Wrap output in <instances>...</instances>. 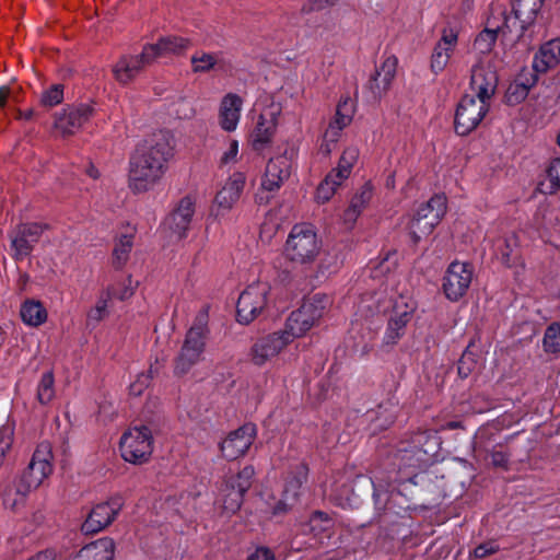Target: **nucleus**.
I'll use <instances>...</instances> for the list:
<instances>
[{
  "instance_id": "1",
  "label": "nucleus",
  "mask_w": 560,
  "mask_h": 560,
  "mask_svg": "<svg viewBox=\"0 0 560 560\" xmlns=\"http://www.w3.org/2000/svg\"><path fill=\"white\" fill-rule=\"evenodd\" d=\"M438 446V438L430 431L412 432L397 443L395 451L382 464L387 469V476L384 477L380 469H375L371 477L373 498L378 510H386L394 497L392 485L412 481L418 471L432 463Z\"/></svg>"
},
{
  "instance_id": "2",
  "label": "nucleus",
  "mask_w": 560,
  "mask_h": 560,
  "mask_svg": "<svg viewBox=\"0 0 560 560\" xmlns=\"http://www.w3.org/2000/svg\"><path fill=\"white\" fill-rule=\"evenodd\" d=\"M173 156L171 138L165 132L154 135L139 148L129 162V188L141 194L152 189L164 176Z\"/></svg>"
},
{
  "instance_id": "3",
  "label": "nucleus",
  "mask_w": 560,
  "mask_h": 560,
  "mask_svg": "<svg viewBox=\"0 0 560 560\" xmlns=\"http://www.w3.org/2000/svg\"><path fill=\"white\" fill-rule=\"evenodd\" d=\"M322 250V241L310 224H295L287 238L284 255L293 264L311 265Z\"/></svg>"
},
{
  "instance_id": "4",
  "label": "nucleus",
  "mask_w": 560,
  "mask_h": 560,
  "mask_svg": "<svg viewBox=\"0 0 560 560\" xmlns=\"http://www.w3.org/2000/svg\"><path fill=\"white\" fill-rule=\"evenodd\" d=\"M208 335V313L201 311L194 325L187 331L182 350L176 359L174 372L176 375L187 374L202 358Z\"/></svg>"
},
{
  "instance_id": "5",
  "label": "nucleus",
  "mask_w": 560,
  "mask_h": 560,
  "mask_svg": "<svg viewBox=\"0 0 560 560\" xmlns=\"http://www.w3.org/2000/svg\"><path fill=\"white\" fill-rule=\"evenodd\" d=\"M328 303L329 299L319 293L305 300L303 304L287 318L282 332L289 337L291 342L295 338L304 336L323 316Z\"/></svg>"
},
{
  "instance_id": "6",
  "label": "nucleus",
  "mask_w": 560,
  "mask_h": 560,
  "mask_svg": "<svg viewBox=\"0 0 560 560\" xmlns=\"http://www.w3.org/2000/svg\"><path fill=\"white\" fill-rule=\"evenodd\" d=\"M542 0H514L512 11L502 12L503 22L498 25L502 34L510 35L511 40H520L525 36V31L530 26L540 8Z\"/></svg>"
},
{
  "instance_id": "7",
  "label": "nucleus",
  "mask_w": 560,
  "mask_h": 560,
  "mask_svg": "<svg viewBox=\"0 0 560 560\" xmlns=\"http://www.w3.org/2000/svg\"><path fill=\"white\" fill-rule=\"evenodd\" d=\"M119 450L124 460L142 465L148 462L153 451L151 430L144 425H136L127 430L120 438Z\"/></svg>"
},
{
  "instance_id": "8",
  "label": "nucleus",
  "mask_w": 560,
  "mask_h": 560,
  "mask_svg": "<svg viewBox=\"0 0 560 560\" xmlns=\"http://www.w3.org/2000/svg\"><path fill=\"white\" fill-rule=\"evenodd\" d=\"M52 453L50 444L40 443L33 453L27 468L19 478L16 492L28 494L32 490L38 488L43 481L52 472Z\"/></svg>"
},
{
  "instance_id": "9",
  "label": "nucleus",
  "mask_w": 560,
  "mask_h": 560,
  "mask_svg": "<svg viewBox=\"0 0 560 560\" xmlns=\"http://www.w3.org/2000/svg\"><path fill=\"white\" fill-rule=\"evenodd\" d=\"M446 211V198L442 195L433 196L428 202L417 209L409 223V234L413 243L432 233Z\"/></svg>"
},
{
  "instance_id": "10",
  "label": "nucleus",
  "mask_w": 560,
  "mask_h": 560,
  "mask_svg": "<svg viewBox=\"0 0 560 560\" xmlns=\"http://www.w3.org/2000/svg\"><path fill=\"white\" fill-rule=\"evenodd\" d=\"M270 285L264 281L249 284L237 300L236 315L241 324L252 323L266 307Z\"/></svg>"
},
{
  "instance_id": "11",
  "label": "nucleus",
  "mask_w": 560,
  "mask_h": 560,
  "mask_svg": "<svg viewBox=\"0 0 560 560\" xmlns=\"http://www.w3.org/2000/svg\"><path fill=\"white\" fill-rule=\"evenodd\" d=\"M489 107L490 103H486L470 94L464 95L455 113L454 127L456 133L467 136L475 130L485 118Z\"/></svg>"
},
{
  "instance_id": "12",
  "label": "nucleus",
  "mask_w": 560,
  "mask_h": 560,
  "mask_svg": "<svg viewBox=\"0 0 560 560\" xmlns=\"http://www.w3.org/2000/svg\"><path fill=\"white\" fill-rule=\"evenodd\" d=\"M124 506L120 495H115L106 502L96 504L81 525V532L93 535L110 525Z\"/></svg>"
},
{
  "instance_id": "13",
  "label": "nucleus",
  "mask_w": 560,
  "mask_h": 560,
  "mask_svg": "<svg viewBox=\"0 0 560 560\" xmlns=\"http://www.w3.org/2000/svg\"><path fill=\"white\" fill-rule=\"evenodd\" d=\"M472 280V267L467 262H452L443 278L445 296L453 302L462 299L468 291Z\"/></svg>"
},
{
  "instance_id": "14",
  "label": "nucleus",
  "mask_w": 560,
  "mask_h": 560,
  "mask_svg": "<svg viewBox=\"0 0 560 560\" xmlns=\"http://www.w3.org/2000/svg\"><path fill=\"white\" fill-rule=\"evenodd\" d=\"M308 468L304 464H299L291 475L287 478L282 498L272 508L275 516L288 513L300 501L303 493V485L307 480Z\"/></svg>"
},
{
  "instance_id": "15",
  "label": "nucleus",
  "mask_w": 560,
  "mask_h": 560,
  "mask_svg": "<svg viewBox=\"0 0 560 560\" xmlns=\"http://www.w3.org/2000/svg\"><path fill=\"white\" fill-rule=\"evenodd\" d=\"M254 475V467L245 466L236 476L225 482L222 505L226 512L235 513L241 508L244 494L252 486Z\"/></svg>"
},
{
  "instance_id": "16",
  "label": "nucleus",
  "mask_w": 560,
  "mask_h": 560,
  "mask_svg": "<svg viewBox=\"0 0 560 560\" xmlns=\"http://www.w3.org/2000/svg\"><path fill=\"white\" fill-rule=\"evenodd\" d=\"M47 225L40 223H22L10 234L13 258L22 260L31 255Z\"/></svg>"
},
{
  "instance_id": "17",
  "label": "nucleus",
  "mask_w": 560,
  "mask_h": 560,
  "mask_svg": "<svg viewBox=\"0 0 560 560\" xmlns=\"http://www.w3.org/2000/svg\"><path fill=\"white\" fill-rule=\"evenodd\" d=\"M416 305L412 301H405L400 298L395 302L393 313L389 317L383 342L393 346L404 336L407 324L411 320Z\"/></svg>"
},
{
  "instance_id": "18",
  "label": "nucleus",
  "mask_w": 560,
  "mask_h": 560,
  "mask_svg": "<svg viewBox=\"0 0 560 560\" xmlns=\"http://www.w3.org/2000/svg\"><path fill=\"white\" fill-rule=\"evenodd\" d=\"M94 108L89 104L71 105L63 108L55 119V128L63 136L74 135L93 116Z\"/></svg>"
},
{
  "instance_id": "19",
  "label": "nucleus",
  "mask_w": 560,
  "mask_h": 560,
  "mask_svg": "<svg viewBox=\"0 0 560 560\" xmlns=\"http://www.w3.org/2000/svg\"><path fill=\"white\" fill-rule=\"evenodd\" d=\"M256 430L254 422H244L242 427L232 431L221 443V452L229 460L243 456L253 443Z\"/></svg>"
},
{
  "instance_id": "20",
  "label": "nucleus",
  "mask_w": 560,
  "mask_h": 560,
  "mask_svg": "<svg viewBox=\"0 0 560 560\" xmlns=\"http://www.w3.org/2000/svg\"><path fill=\"white\" fill-rule=\"evenodd\" d=\"M290 342L282 330L260 337L252 347V360L256 365H262L277 357Z\"/></svg>"
},
{
  "instance_id": "21",
  "label": "nucleus",
  "mask_w": 560,
  "mask_h": 560,
  "mask_svg": "<svg viewBox=\"0 0 560 560\" xmlns=\"http://www.w3.org/2000/svg\"><path fill=\"white\" fill-rule=\"evenodd\" d=\"M195 203L190 197H184L177 208L165 219L164 229L170 231V237L182 240L186 237L192 215Z\"/></svg>"
},
{
  "instance_id": "22",
  "label": "nucleus",
  "mask_w": 560,
  "mask_h": 560,
  "mask_svg": "<svg viewBox=\"0 0 560 560\" xmlns=\"http://www.w3.org/2000/svg\"><path fill=\"white\" fill-rule=\"evenodd\" d=\"M498 85V75L490 66L478 63L474 66L470 78L471 95L490 103Z\"/></svg>"
},
{
  "instance_id": "23",
  "label": "nucleus",
  "mask_w": 560,
  "mask_h": 560,
  "mask_svg": "<svg viewBox=\"0 0 560 560\" xmlns=\"http://www.w3.org/2000/svg\"><path fill=\"white\" fill-rule=\"evenodd\" d=\"M191 46L189 38L167 35L162 36L155 44L144 46V55L154 62L158 58L170 56H182Z\"/></svg>"
},
{
  "instance_id": "24",
  "label": "nucleus",
  "mask_w": 560,
  "mask_h": 560,
  "mask_svg": "<svg viewBox=\"0 0 560 560\" xmlns=\"http://www.w3.org/2000/svg\"><path fill=\"white\" fill-rule=\"evenodd\" d=\"M278 112L270 108L259 114L254 129L250 132V142L255 151L267 148L277 129Z\"/></svg>"
},
{
  "instance_id": "25",
  "label": "nucleus",
  "mask_w": 560,
  "mask_h": 560,
  "mask_svg": "<svg viewBox=\"0 0 560 560\" xmlns=\"http://www.w3.org/2000/svg\"><path fill=\"white\" fill-rule=\"evenodd\" d=\"M153 63L152 59L144 55V48L141 54L131 56H122L113 67V74L115 79L121 83L127 84L139 75L143 69Z\"/></svg>"
},
{
  "instance_id": "26",
  "label": "nucleus",
  "mask_w": 560,
  "mask_h": 560,
  "mask_svg": "<svg viewBox=\"0 0 560 560\" xmlns=\"http://www.w3.org/2000/svg\"><path fill=\"white\" fill-rule=\"evenodd\" d=\"M458 33L452 27H445L436 43L431 57V69L434 73L442 72L457 45Z\"/></svg>"
},
{
  "instance_id": "27",
  "label": "nucleus",
  "mask_w": 560,
  "mask_h": 560,
  "mask_svg": "<svg viewBox=\"0 0 560 560\" xmlns=\"http://www.w3.org/2000/svg\"><path fill=\"white\" fill-rule=\"evenodd\" d=\"M398 60L395 56L386 57L372 77L369 89L375 100H380L390 88L397 71Z\"/></svg>"
},
{
  "instance_id": "28",
  "label": "nucleus",
  "mask_w": 560,
  "mask_h": 560,
  "mask_svg": "<svg viewBox=\"0 0 560 560\" xmlns=\"http://www.w3.org/2000/svg\"><path fill=\"white\" fill-rule=\"evenodd\" d=\"M291 163L284 155L272 158L266 165L261 179V188L267 191H275L290 175Z\"/></svg>"
},
{
  "instance_id": "29",
  "label": "nucleus",
  "mask_w": 560,
  "mask_h": 560,
  "mask_svg": "<svg viewBox=\"0 0 560 560\" xmlns=\"http://www.w3.org/2000/svg\"><path fill=\"white\" fill-rule=\"evenodd\" d=\"M245 176L242 173H234L218 191L215 196V206L218 209L229 211L233 205L240 199L244 189Z\"/></svg>"
},
{
  "instance_id": "30",
  "label": "nucleus",
  "mask_w": 560,
  "mask_h": 560,
  "mask_svg": "<svg viewBox=\"0 0 560 560\" xmlns=\"http://www.w3.org/2000/svg\"><path fill=\"white\" fill-rule=\"evenodd\" d=\"M354 110V104L350 97L340 100L336 108L335 117L326 129V139L338 141L341 130L351 124Z\"/></svg>"
},
{
  "instance_id": "31",
  "label": "nucleus",
  "mask_w": 560,
  "mask_h": 560,
  "mask_svg": "<svg viewBox=\"0 0 560 560\" xmlns=\"http://www.w3.org/2000/svg\"><path fill=\"white\" fill-rule=\"evenodd\" d=\"M243 106V100L234 93H228L220 105V125L225 131H233L236 129L241 110Z\"/></svg>"
},
{
  "instance_id": "32",
  "label": "nucleus",
  "mask_w": 560,
  "mask_h": 560,
  "mask_svg": "<svg viewBox=\"0 0 560 560\" xmlns=\"http://www.w3.org/2000/svg\"><path fill=\"white\" fill-rule=\"evenodd\" d=\"M191 70L194 73H208L212 70L226 71L230 63L222 52L196 51L190 57Z\"/></svg>"
},
{
  "instance_id": "33",
  "label": "nucleus",
  "mask_w": 560,
  "mask_h": 560,
  "mask_svg": "<svg viewBox=\"0 0 560 560\" xmlns=\"http://www.w3.org/2000/svg\"><path fill=\"white\" fill-rule=\"evenodd\" d=\"M334 524L335 522L329 514L315 511L306 522L301 523V530L303 534H310L322 541L324 538H329Z\"/></svg>"
},
{
  "instance_id": "34",
  "label": "nucleus",
  "mask_w": 560,
  "mask_h": 560,
  "mask_svg": "<svg viewBox=\"0 0 560 560\" xmlns=\"http://www.w3.org/2000/svg\"><path fill=\"white\" fill-rule=\"evenodd\" d=\"M114 552V540L104 537L81 548L73 560H113Z\"/></svg>"
},
{
  "instance_id": "35",
  "label": "nucleus",
  "mask_w": 560,
  "mask_h": 560,
  "mask_svg": "<svg viewBox=\"0 0 560 560\" xmlns=\"http://www.w3.org/2000/svg\"><path fill=\"white\" fill-rule=\"evenodd\" d=\"M560 62V38L544 44L535 55L533 67L537 72H546Z\"/></svg>"
},
{
  "instance_id": "36",
  "label": "nucleus",
  "mask_w": 560,
  "mask_h": 560,
  "mask_svg": "<svg viewBox=\"0 0 560 560\" xmlns=\"http://www.w3.org/2000/svg\"><path fill=\"white\" fill-rule=\"evenodd\" d=\"M493 255L503 265L511 267L516 264L518 259V240L512 233L503 237H499L493 243Z\"/></svg>"
},
{
  "instance_id": "37",
  "label": "nucleus",
  "mask_w": 560,
  "mask_h": 560,
  "mask_svg": "<svg viewBox=\"0 0 560 560\" xmlns=\"http://www.w3.org/2000/svg\"><path fill=\"white\" fill-rule=\"evenodd\" d=\"M373 196V186L365 183L355 192L350 201V206L343 213V221L347 225L352 226L365 207L369 205Z\"/></svg>"
},
{
  "instance_id": "38",
  "label": "nucleus",
  "mask_w": 560,
  "mask_h": 560,
  "mask_svg": "<svg viewBox=\"0 0 560 560\" xmlns=\"http://www.w3.org/2000/svg\"><path fill=\"white\" fill-rule=\"evenodd\" d=\"M113 294H116L115 288H106L101 291L95 306L88 312L86 322L89 326H96L108 316Z\"/></svg>"
},
{
  "instance_id": "39",
  "label": "nucleus",
  "mask_w": 560,
  "mask_h": 560,
  "mask_svg": "<svg viewBox=\"0 0 560 560\" xmlns=\"http://www.w3.org/2000/svg\"><path fill=\"white\" fill-rule=\"evenodd\" d=\"M23 323L31 327H38L47 320V311L39 301L27 300L20 310Z\"/></svg>"
},
{
  "instance_id": "40",
  "label": "nucleus",
  "mask_w": 560,
  "mask_h": 560,
  "mask_svg": "<svg viewBox=\"0 0 560 560\" xmlns=\"http://www.w3.org/2000/svg\"><path fill=\"white\" fill-rule=\"evenodd\" d=\"M359 158V149L355 147L347 148L339 160L338 166L331 172L336 174L339 179H347L351 174L352 167Z\"/></svg>"
},
{
  "instance_id": "41",
  "label": "nucleus",
  "mask_w": 560,
  "mask_h": 560,
  "mask_svg": "<svg viewBox=\"0 0 560 560\" xmlns=\"http://www.w3.org/2000/svg\"><path fill=\"white\" fill-rule=\"evenodd\" d=\"M343 179H339L336 174L330 172L325 179L319 184L316 190V200L319 203H325L335 195L338 186L341 185Z\"/></svg>"
},
{
  "instance_id": "42",
  "label": "nucleus",
  "mask_w": 560,
  "mask_h": 560,
  "mask_svg": "<svg viewBox=\"0 0 560 560\" xmlns=\"http://www.w3.org/2000/svg\"><path fill=\"white\" fill-rule=\"evenodd\" d=\"M132 245L131 234H125L118 238L113 250V261L116 268H121L127 262Z\"/></svg>"
},
{
  "instance_id": "43",
  "label": "nucleus",
  "mask_w": 560,
  "mask_h": 560,
  "mask_svg": "<svg viewBox=\"0 0 560 560\" xmlns=\"http://www.w3.org/2000/svg\"><path fill=\"white\" fill-rule=\"evenodd\" d=\"M542 347L547 353L560 352V324L552 323L549 325L544 335Z\"/></svg>"
},
{
  "instance_id": "44",
  "label": "nucleus",
  "mask_w": 560,
  "mask_h": 560,
  "mask_svg": "<svg viewBox=\"0 0 560 560\" xmlns=\"http://www.w3.org/2000/svg\"><path fill=\"white\" fill-rule=\"evenodd\" d=\"M14 431V422H5L0 428V468L3 466L7 453L11 450Z\"/></svg>"
},
{
  "instance_id": "45",
  "label": "nucleus",
  "mask_w": 560,
  "mask_h": 560,
  "mask_svg": "<svg viewBox=\"0 0 560 560\" xmlns=\"http://www.w3.org/2000/svg\"><path fill=\"white\" fill-rule=\"evenodd\" d=\"M532 86V83L527 82H521L518 80L514 81L512 84H510L508 91H506V102L510 105H515L524 101L529 92V89Z\"/></svg>"
},
{
  "instance_id": "46",
  "label": "nucleus",
  "mask_w": 560,
  "mask_h": 560,
  "mask_svg": "<svg viewBox=\"0 0 560 560\" xmlns=\"http://www.w3.org/2000/svg\"><path fill=\"white\" fill-rule=\"evenodd\" d=\"M498 32L501 31L497 27L495 30L486 28L479 33L474 43L475 49L480 54H488L497 40Z\"/></svg>"
},
{
  "instance_id": "47",
  "label": "nucleus",
  "mask_w": 560,
  "mask_h": 560,
  "mask_svg": "<svg viewBox=\"0 0 560 560\" xmlns=\"http://www.w3.org/2000/svg\"><path fill=\"white\" fill-rule=\"evenodd\" d=\"M37 397L42 404L50 401L54 397V375L51 372H46L42 375L37 388Z\"/></svg>"
},
{
  "instance_id": "48",
  "label": "nucleus",
  "mask_w": 560,
  "mask_h": 560,
  "mask_svg": "<svg viewBox=\"0 0 560 560\" xmlns=\"http://www.w3.org/2000/svg\"><path fill=\"white\" fill-rule=\"evenodd\" d=\"M469 348L468 346L458 361L457 371L462 378L468 377L477 365L475 354Z\"/></svg>"
},
{
  "instance_id": "49",
  "label": "nucleus",
  "mask_w": 560,
  "mask_h": 560,
  "mask_svg": "<svg viewBox=\"0 0 560 560\" xmlns=\"http://www.w3.org/2000/svg\"><path fill=\"white\" fill-rule=\"evenodd\" d=\"M19 486V479L13 485L5 487L2 492V503L4 506L15 509L20 503L23 502L27 494H20L16 492Z\"/></svg>"
},
{
  "instance_id": "50",
  "label": "nucleus",
  "mask_w": 560,
  "mask_h": 560,
  "mask_svg": "<svg viewBox=\"0 0 560 560\" xmlns=\"http://www.w3.org/2000/svg\"><path fill=\"white\" fill-rule=\"evenodd\" d=\"M63 100V85L54 84L43 92L40 102L44 106L52 107L60 104Z\"/></svg>"
},
{
  "instance_id": "51",
  "label": "nucleus",
  "mask_w": 560,
  "mask_h": 560,
  "mask_svg": "<svg viewBox=\"0 0 560 560\" xmlns=\"http://www.w3.org/2000/svg\"><path fill=\"white\" fill-rule=\"evenodd\" d=\"M547 175L550 180V190L552 194L560 189V158L555 159L550 162L549 167L547 170Z\"/></svg>"
},
{
  "instance_id": "52",
  "label": "nucleus",
  "mask_w": 560,
  "mask_h": 560,
  "mask_svg": "<svg viewBox=\"0 0 560 560\" xmlns=\"http://www.w3.org/2000/svg\"><path fill=\"white\" fill-rule=\"evenodd\" d=\"M108 288H115L116 294H113V300L117 299L120 301H125L132 296L133 294V288L131 287V279L128 278L127 280H124L122 282H118L115 284L109 285Z\"/></svg>"
},
{
  "instance_id": "53",
  "label": "nucleus",
  "mask_w": 560,
  "mask_h": 560,
  "mask_svg": "<svg viewBox=\"0 0 560 560\" xmlns=\"http://www.w3.org/2000/svg\"><path fill=\"white\" fill-rule=\"evenodd\" d=\"M152 370H150L149 374L140 373L136 381L132 382L129 386L130 394L133 396H140L143 389L148 386L152 375Z\"/></svg>"
},
{
  "instance_id": "54",
  "label": "nucleus",
  "mask_w": 560,
  "mask_h": 560,
  "mask_svg": "<svg viewBox=\"0 0 560 560\" xmlns=\"http://www.w3.org/2000/svg\"><path fill=\"white\" fill-rule=\"evenodd\" d=\"M497 551H499V546L494 541H487L478 545L474 549L472 555L475 558L483 559L488 556L495 553Z\"/></svg>"
},
{
  "instance_id": "55",
  "label": "nucleus",
  "mask_w": 560,
  "mask_h": 560,
  "mask_svg": "<svg viewBox=\"0 0 560 560\" xmlns=\"http://www.w3.org/2000/svg\"><path fill=\"white\" fill-rule=\"evenodd\" d=\"M14 89L4 84L0 86V109L4 108L11 101H14Z\"/></svg>"
},
{
  "instance_id": "56",
  "label": "nucleus",
  "mask_w": 560,
  "mask_h": 560,
  "mask_svg": "<svg viewBox=\"0 0 560 560\" xmlns=\"http://www.w3.org/2000/svg\"><path fill=\"white\" fill-rule=\"evenodd\" d=\"M238 153V142L236 140H232L229 143L228 150L223 153L221 161L224 164L232 163L236 161V156Z\"/></svg>"
},
{
  "instance_id": "57",
  "label": "nucleus",
  "mask_w": 560,
  "mask_h": 560,
  "mask_svg": "<svg viewBox=\"0 0 560 560\" xmlns=\"http://www.w3.org/2000/svg\"><path fill=\"white\" fill-rule=\"evenodd\" d=\"M337 0H310V2L303 7L304 12L319 11L326 7L334 5Z\"/></svg>"
},
{
  "instance_id": "58",
  "label": "nucleus",
  "mask_w": 560,
  "mask_h": 560,
  "mask_svg": "<svg viewBox=\"0 0 560 560\" xmlns=\"http://www.w3.org/2000/svg\"><path fill=\"white\" fill-rule=\"evenodd\" d=\"M247 560H275V556L270 549L260 547L257 548Z\"/></svg>"
},
{
  "instance_id": "59",
  "label": "nucleus",
  "mask_w": 560,
  "mask_h": 560,
  "mask_svg": "<svg viewBox=\"0 0 560 560\" xmlns=\"http://www.w3.org/2000/svg\"><path fill=\"white\" fill-rule=\"evenodd\" d=\"M336 142L337 141H330V140L326 139V132H325L319 151L325 155H329L330 152L332 151V148L335 147Z\"/></svg>"
},
{
  "instance_id": "60",
  "label": "nucleus",
  "mask_w": 560,
  "mask_h": 560,
  "mask_svg": "<svg viewBox=\"0 0 560 560\" xmlns=\"http://www.w3.org/2000/svg\"><path fill=\"white\" fill-rule=\"evenodd\" d=\"M492 463L497 466H501L506 463V458L503 453L497 452L492 454Z\"/></svg>"
},
{
  "instance_id": "61",
  "label": "nucleus",
  "mask_w": 560,
  "mask_h": 560,
  "mask_svg": "<svg viewBox=\"0 0 560 560\" xmlns=\"http://www.w3.org/2000/svg\"><path fill=\"white\" fill-rule=\"evenodd\" d=\"M51 555L47 551L38 552L35 556L31 557L28 560H51Z\"/></svg>"
},
{
  "instance_id": "62",
  "label": "nucleus",
  "mask_w": 560,
  "mask_h": 560,
  "mask_svg": "<svg viewBox=\"0 0 560 560\" xmlns=\"http://www.w3.org/2000/svg\"><path fill=\"white\" fill-rule=\"evenodd\" d=\"M86 173H88V175H89L90 177H92V178H94V179L98 178V176H100L98 171H97L93 165H90V166L88 167Z\"/></svg>"
},
{
  "instance_id": "63",
  "label": "nucleus",
  "mask_w": 560,
  "mask_h": 560,
  "mask_svg": "<svg viewBox=\"0 0 560 560\" xmlns=\"http://www.w3.org/2000/svg\"><path fill=\"white\" fill-rule=\"evenodd\" d=\"M460 423L462 422H455V421H452V422H448V429H452V430H455V429H458L460 428Z\"/></svg>"
},
{
  "instance_id": "64",
  "label": "nucleus",
  "mask_w": 560,
  "mask_h": 560,
  "mask_svg": "<svg viewBox=\"0 0 560 560\" xmlns=\"http://www.w3.org/2000/svg\"><path fill=\"white\" fill-rule=\"evenodd\" d=\"M557 142H558V144H559V147H560V133H559V135H558V137H557Z\"/></svg>"
}]
</instances>
